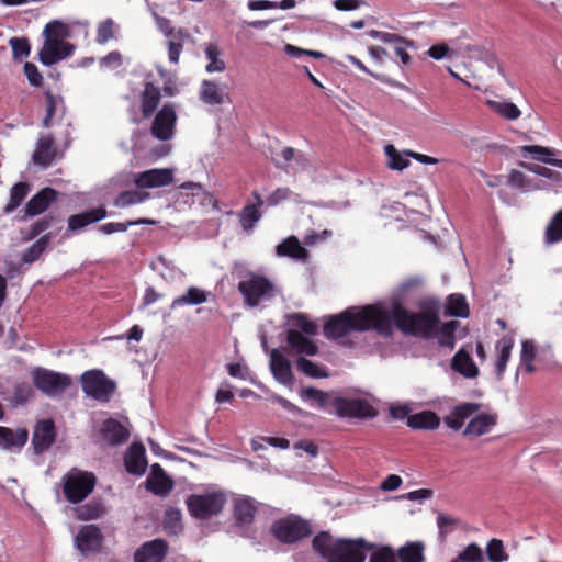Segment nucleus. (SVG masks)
Here are the masks:
<instances>
[{"label": "nucleus", "instance_id": "nucleus-56", "mask_svg": "<svg viewBox=\"0 0 562 562\" xmlns=\"http://www.w3.org/2000/svg\"><path fill=\"white\" fill-rule=\"evenodd\" d=\"M493 110L507 120H517L521 112L513 102H491Z\"/></svg>", "mask_w": 562, "mask_h": 562}, {"label": "nucleus", "instance_id": "nucleus-49", "mask_svg": "<svg viewBox=\"0 0 562 562\" xmlns=\"http://www.w3.org/2000/svg\"><path fill=\"white\" fill-rule=\"evenodd\" d=\"M148 196V193H144L137 190L123 191L115 199V205L119 207H126L133 204L142 203Z\"/></svg>", "mask_w": 562, "mask_h": 562}, {"label": "nucleus", "instance_id": "nucleus-63", "mask_svg": "<svg viewBox=\"0 0 562 562\" xmlns=\"http://www.w3.org/2000/svg\"><path fill=\"white\" fill-rule=\"evenodd\" d=\"M24 75L26 76L29 82L33 87H41L43 85V76L40 72L36 65L33 63L26 61L23 67Z\"/></svg>", "mask_w": 562, "mask_h": 562}, {"label": "nucleus", "instance_id": "nucleus-12", "mask_svg": "<svg viewBox=\"0 0 562 562\" xmlns=\"http://www.w3.org/2000/svg\"><path fill=\"white\" fill-rule=\"evenodd\" d=\"M176 124V109L172 103H166L156 113L150 126V134L159 140H169L175 135Z\"/></svg>", "mask_w": 562, "mask_h": 562}, {"label": "nucleus", "instance_id": "nucleus-3", "mask_svg": "<svg viewBox=\"0 0 562 562\" xmlns=\"http://www.w3.org/2000/svg\"><path fill=\"white\" fill-rule=\"evenodd\" d=\"M313 550L327 562H364L366 551L374 548L364 539L334 538L327 531L318 532L312 540Z\"/></svg>", "mask_w": 562, "mask_h": 562}, {"label": "nucleus", "instance_id": "nucleus-25", "mask_svg": "<svg viewBox=\"0 0 562 562\" xmlns=\"http://www.w3.org/2000/svg\"><path fill=\"white\" fill-rule=\"evenodd\" d=\"M161 100L160 89L153 82L147 81L140 93V112L144 119H149L157 110Z\"/></svg>", "mask_w": 562, "mask_h": 562}, {"label": "nucleus", "instance_id": "nucleus-7", "mask_svg": "<svg viewBox=\"0 0 562 562\" xmlns=\"http://www.w3.org/2000/svg\"><path fill=\"white\" fill-rule=\"evenodd\" d=\"M80 382L83 393L101 403L109 402L116 391V383L100 369L85 371Z\"/></svg>", "mask_w": 562, "mask_h": 562}, {"label": "nucleus", "instance_id": "nucleus-60", "mask_svg": "<svg viewBox=\"0 0 562 562\" xmlns=\"http://www.w3.org/2000/svg\"><path fill=\"white\" fill-rule=\"evenodd\" d=\"M114 23L111 19H106L98 24L95 41L103 45L114 37Z\"/></svg>", "mask_w": 562, "mask_h": 562}, {"label": "nucleus", "instance_id": "nucleus-40", "mask_svg": "<svg viewBox=\"0 0 562 562\" xmlns=\"http://www.w3.org/2000/svg\"><path fill=\"white\" fill-rule=\"evenodd\" d=\"M301 397L306 401H314L319 408L326 409L329 406L331 407V400L335 396L328 392L308 386L301 391Z\"/></svg>", "mask_w": 562, "mask_h": 562}, {"label": "nucleus", "instance_id": "nucleus-43", "mask_svg": "<svg viewBox=\"0 0 562 562\" xmlns=\"http://www.w3.org/2000/svg\"><path fill=\"white\" fill-rule=\"evenodd\" d=\"M154 223L155 222L153 220H148V218H138V220H135V221H127L125 223L110 222V223H105V224L100 225L98 227V229H99V232H101L103 234L110 235V234H113V233L125 232L131 226L143 225V224L151 225Z\"/></svg>", "mask_w": 562, "mask_h": 562}, {"label": "nucleus", "instance_id": "nucleus-47", "mask_svg": "<svg viewBox=\"0 0 562 562\" xmlns=\"http://www.w3.org/2000/svg\"><path fill=\"white\" fill-rule=\"evenodd\" d=\"M486 555L491 562H506L509 559L508 553L502 540L493 538L487 542Z\"/></svg>", "mask_w": 562, "mask_h": 562}, {"label": "nucleus", "instance_id": "nucleus-45", "mask_svg": "<svg viewBox=\"0 0 562 562\" xmlns=\"http://www.w3.org/2000/svg\"><path fill=\"white\" fill-rule=\"evenodd\" d=\"M43 33L45 40L53 38L56 41H65L70 35L69 26L58 20L47 23Z\"/></svg>", "mask_w": 562, "mask_h": 562}, {"label": "nucleus", "instance_id": "nucleus-16", "mask_svg": "<svg viewBox=\"0 0 562 562\" xmlns=\"http://www.w3.org/2000/svg\"><path fill=\"white\" fill-rule=\"evenodd\" d=\"M173 181L171 169H150L139 172L135 177V186L138 189L160 188L170 184Z\"/></svg>", "mask_w": 562, "mask_h": 562}, {"label": "nucleus", "instance_id": "nucleus-58", "mask_svg": "<svg viewBox=\"0 0 562 562\" xmlns=\"http://www.w3.org/2000/svg\"><path fill=\"white\" fill-rule=\"evenodd\" d=\"M369 35L372 38L382 41L383 43H391L394 45L405 44L406 46H414V43L412 41H408L407 38L398 35V34H395V33H387V32L371 30L369 32Z\"/></svg>", "mask_w": 562, "mask_h": 562}, {"label": "nucleus", "instance_id": "nucleus-55", "mask_svg": "<svg viewBox=\"0 0 562 562\" xmlns=\"http://www.w3.org/2000/svg\"><path fill=\"white\" fill-rule=\"evenodd\" d=\"M459 562H484V554L482 549L476 543L467 546L454 559Z\"/></svg>", "mask_w": 562, "mask_h": 562}, {"label": "nucleus", "instance_id": "nucleus-61", "mask_svg": "<svg viewBox=\"0 0 562 562\" xmlns=\"http://www.w3.org/2000/svg\"><path fill=\"white\" fill-rule=\"evenodd\" d=\"M458 519L451 517V516H448V515H445V514H439L438 517H437V525H438V529H439V536L445 539L446 536L448 533H450L453 528L458 525Z\"/></svg>", "mask_w": 562, "mask_h": 562}, {"label": "nucleus", "instance_id": "nucleus-52", "mask_svg": "<svg viewBox=\"0 0 562 562\" xmlns=\"http://www.w3.org/2000/svg\"><path fill=\"white\" fill-rule=\"evenodd\" d=\"M291 325L301 329L303 334L314 336L317 334V325L310 321L303 313H294L290 316Z\"/></svg>", "mask_w": 562, "mask_h": 562}, {"label": "nucleus", "instance_id": "nucleus-13", "mask_svg": "<svg viewBox=\"0 0 562 562\" xmlns=\"http://www.w3.org/2000/svg\"><path fill=\"white\" fill-rule=\"evenodd\" d=\"M74 49V45L69 42L48 38L44 41L38 53V59L43 65L52 66L69 57Z\"/></svg>", "mask_w": 562, "mask_h": 562}, {"label": "nucleus", "instance_id": "nucleus-15", "mask_svg": "<svg viewBox=\"0 0 562 562\" xmlns=\"http://www.w3.org/2000/svg\"><path fill=\"white\" fill-rule=\"evenodd\" d=\"M169 551L165 539L157 538L144 542L134 553V562H164Z\"/></svg>", "mask_w": 562, "mask_h": 562}, {"label": "nucleus", "instance_id": "nucleus-23", "mask_svg": "<svg viewBox=\"0 0 562 562\" xmlns=\"http://www.w3.org/2000/svg\"><path fill=\"white\" fill-rule=\"evenodd\" d=\"M270 369L280 383L290 384L293 381L291 363L278 349H272L270 353Z\"/></svg>", "mask_w": 562, "mask_h": 562}, {"label": "nucleus", "instance_id": "nucleus-10", "mask_svg": "<svg viewBox=\"0 0 562 562\" xmlns=\"http://www.w3.org/2000/svg\"><path fill=\"white\" fill-rule=\"evenodd\" d=\"M34 386L47 396H55L65 392L72 383L69 375L42 367L32 371Z\"/></svg>", "mask_w": 562, "mask_h": 562}, {"label": "nucleus", "instance_id": "nucleus-20", "mask_svg": "<svg viewBox=\"0 0 562 562\" xmlns=\"http://www.w3.org/2000/svg\"><path fill=\"white\" fill-rule=\"evenodd\" d=\"M102 535L98 527L90 525L81 528L76 536L77 548L82 553L95 552L101 547Z\"/></svg>", "mask_w": 562, "mask_h": 562}, {"label": "nucleus", "instance_id": "nucleus-8", "mask_svg": "<svg viewBox=\"0 0 562 562\" xmlns=\"http://www.w3.org/2000/svg\"><path fill=\"white\" fill-rule=\"evenodd\" d=\"M186 504L192 517L207 519L223 510L226 504V496L222 492L192 494L188 496Z\"/></svg>", "mask_w": 562, "mask_h": 562}, {"label": "nucleus", "instance_id": "nucleus-18", "mask_svg": "<svg viewBox=\"0 0 562 562\" xmlns=\"http://www.w3.org/2000/svg\"><path fill=\"white\" fill-rule=\"evenodd\" d=\"M57 199V191L53 188H44L33 195L25 204L24 211L27 216L40 215L45 212Z\"/></svg>", "mask_w": 562, "mask_h": 562}, {"label": "nucleus", "instance_id": "nucleus-54", "mask_svg": "<svg viewBox=\"0 0 562 562\" xmlns=\"http://www.w3.org/2000/svg\"><path fill=\"white\" fill-rule=\"evenodd\" d=\"M296 367L301 372H303L305 375L310 378L317 379L328 376V374L324 370H322L315 362L304 357H300L296 360Z\"/></svg>", "mask_w": 562, "mask_h": 562}, {"label": "nucleus", "instance_id": "nucleus-36", "mask_svg": "<svg viewBox=\"0 0 562 562\" xmlns=\"http://www.w3.org/2000/svg\"><path fill=\"white\" fill-rule=\"evenodd\" d=\"M207 301V293L196 286H190L187 292L171 302L170 308L175 310L184 305H199Z\"/></svg>", "mask_w": 562, "mask_h": 562}, {"label": "nucleus", "instance_id": "nucleus-42", "mask_svg": "<svg viewBox=\"0 0 562 562\" xmlns=\"http://www.w3.org/2000/svg\"><path fill=\"white\" fill-rule=\"evenodd\" d=\"M50 238V234H45L42 237H40L31 247H29L24 251L22 257L23 262L33 263L34 261H36L47 248Z\"/></svg>", "mask_w": 562, "mask_h": 562}, {"label": "nucleus", "instance_id": "nucleus-19", "mask_svg": "<svg viewBox=\"0 0 562 562\" xmlns=\"http://www.w3.org/2000/svg\"><path fill=\"white\" fill-rule=\"evenodd\" d=\"M101 436L104 441L111 446L125 443L130 438L128 429L115 418H108L101 427Z\"/></svg>", "mask_w": 562, "mask_h": 562}, {"label": "nucleus", "instance_id": "nucleus-30", "mask_svg": "<svg viewBox=\"0 0 562 562\" xmlns=\"http://www.w3.org/2000/svg\"><path fill=\"white\" fill-rule=\"evenodd\" d=\"M286 342L300 355L315 356L318 353L317 345L296 329L288 330Z\"/></svg>", "mask_w": 562, "mask_h": 562}, {"label": "nucleus", "instance_id": "nucleus-46", "mask_svg": "<svg viewBox=\"0 0 562 562\" xmlns=\"http://www.w3.org/2000/svg\"><path fill=\"white\" fill-rule=\"evenodd\" d=\"M258 205L246 204L239 213V222L245 231L251 229L261 218V212Z\"/></svg>", "mask_w": 562, "mask_h": 562}, {"label": "nucleus", "instance_id": "nucleus-4", "mask_svg": "<svg viewBox=\"0 0 562 562\" xmlns=\"http://www.w3.org/2000/svg\"><path fill=\"white\" fill-rule=\"evenodd\" d=\"M63 493L71 504L85 501L94 490L97 477L92 472L72 468L61 477Z\"/></svg>", "mask_w": 562, "mask_h": 562}, {"label": "nucleus", "instance_id": "nucleus-32", "mask_svg": "<svg viewBox=\"0 0 562 562\" xmlns=\"http://www.w3.org/2000/svg\"><path fill=\"white\" fill-rule=\"evenodd\" d=\"M406 424L414 430H435L440 426V417L432 411H423L408 416Z\"/></svg>", "mask_w": 562, "mask_h": 562}, {"label": "nucleus", "instance_id": "nucleus-28", "mask_svg": "<svg viewBox=\"0 0 562 562\" xmlns=\"http://www.w3.org/2000/svg\"><path fill=\"white\" fill-rule=\"evenodd\" d=\"M29 431L25 428L15 430L0 426V448L5 450L21 449L27 442Z\"/></svg>", "mask_w": 562, "mask_h": 562}, {"label": "nucleus", "instance_id": "nucleus-51", "mask_svg": "<svg viewBox=\"0 0 562 562\" xmlns=\"http://www.w3.org/2000/svg\"><path fill=\"white\" fill-rule=\"evenodd\" d=\"M77 517L81 520H93L100 518L104 514V507L101 503L92 502L76 509Z\"/></svg>", "mask_w": 562, "mask_h": 562}, {"label": "nucleus", "instance_id": "nucleus-17", "mask_svg": "<svg viewBox=\"0 0 562 562\" xmlns=\"http://www.w3.org/2000/svg\"><path fill=\"white\" fill-rule=\"evenodd\" d=\"M145 447L140 442H133L125 457L124 464L128 473L134 475H142L146 471L147 460L145 457Z\"/></svg>", "mask_w": 562, "mask_h": 562}, {"label": "nucleus", "instance_id": "nucleus-41", "mask_svg": "<svg viewBox=\"0 0 562 562\" xmlns=\"http://www.w3.org/2000/svg\"><path fill=\"white\" fill-rule=\"evenodd\" d=\"M544 240L547 244H557L562 241V209L559 210L550 220L544 231Z\"/></svg>", "mask_w": 562, "mask_h": 562}, {"label": "nucleus", "instance_id": "nucleus-9", "mask_svg": "<svg viewBox=\"0 0 562 562\" xmlns=\"http://www.w3.org/2000/svg\"><path fill=\"white\" fill-rule=\"evenodd\" d=\"M272 162L277 169L282 170L290 176L307 172L313 168V162L310 156L291 146L282 147L280 151L272 157Z\"/></svg>", "mask_w": 562, "mask_h": 562}, {"label": "nucleus", "instance_id": "nucleus-50", "mask_svg": "<svg viewBox=\"0 0 562 562\" xmlns=\"http://www.w3.org/2000/svg\"><path fill=\"white\" fill-rule=\"evenodd\" d=\"M206 58L209 59V64L205 69L207 72H221L225 70L224 60L220 59V49L217 45L210 44L205 49Z\"/></svg>", "mask_w": 562, "mask_h": 562}, {"label": "nucleus", "instance_id": "nucleus-22", "mask_svg": "<svg viewBox=\"0 0 562 562\" xmlns=\"http://www.w3.org/2000/svg\"><path fill=\"white\" fill-rule=\"evenodd\" d=\"M480 408L481 404L479 403H462L454 406L443 422L449 428L457 431L462 428L464 420L477 413Z\"/></svg>", "mask_w": 562, "mask_h": 562}, {"label": "nucleus", "instance_id": "nucleus-57", "mask_svg": "<svg viewBox=\"0 0 562 562\" xmlns=\"http://www.w3.org/2000/svg\"><path fill=\"white\" fill-rule=\"evenodd\" d=\"M520 166L530 172L550 179L554 182H559L562 180V175L559 171L552 170L544 166L527 162H521Z\"/></svg>", "mask_w": 562, "mask_h": 562}, {"label": "nucleus", "instance_id": "nucleus-33", "mask_svg": "<svg viewBox=\"0 0 562 562\" xmlns=\"http://www.w3.org/2000/svg\"><path fill=\"white\" fill-rule=\"evenodd\" d=\"M451 368L465 378L472 379L479 375L477 367L473 362L471 356L463 349H460L453 356L451 360Z\"/></svg>", "mask_w": 562, "mask_h": 562}, {"label": "nucleus", "instance_id": "nucleus-48", "mask_svg": "<svg viewBox=\"0 0 562 562\" xmlns=\"http://www.w3.org/2000/svg\"><path fill=\"white\" fill-rule=\"evenodd\" d=\"M44 97H45L46 114L43 119V126L49 127L58 106L63 104V98L59 95H55L50 91H46Z\"/></svg>", "mask_w": 562, "mask_h": 562}, {"label": "nucleus", "instance_id": "nucleus-62", "mask_svg": "<svg viewBox=\"0 0 562 562\" xmlns=\"http://www.w3.org/2000/svg\"><path fill=\"white\" fill-rule=\"evenodd\" d=\"M56 221L54 215H46L31 225L30 238H34L50 228Z\"/></svg>", "mask_w": 562, "mask_h": 562}, {"label": "nucleus", "instance_id": "nucleus-14", "mask_svg": "<svg viewBox=\"0 0 562 562\" xmlns=\"http://www.w3.org/2000/svg\"><path fill=\"white\" fill-rule=\"evenodd\" d=\"M56 440V427L52 419H41L35 424L32 447L35 454L46 452Z\"/></svg>", "mask_w": 562, "mask_h": 562}, {"label": "nucleus", "instance_id": "nucleus-39", "mask_svg": "<svg viewBox=\"0 0 562 562\" xmlns=\"http://www.w3.org/2000/svg\"><path fill=\"white\" fill-rule=\"evenodd\" d=\"M30 191V186L26 182H18L15 183L10 191V201L4 206L3 212L5 214L12 213L14 210H16L22 201L27 196Z\"/></svg>", "mask_w": 562, "mask_h": 562}, {"label": "nucleus", "instance_id": "nucleus-29", "mask_svg": "<svg viewBox=\"0 0 562 562\" xmlns=\"http://www.w3.org/2000/svg\"><path fill=\"white\" fill-rule=\"evenodd\" d=\"M496 423L497 416L495 414H480L469 422L463 430V436H483L490 432Z\"/></svg>", "mask_w": 562, "mask_h": 562}, {"label": "nucleus", "instance_id": "nucleus-64", "mask_svg": "<svg viewBox=\"0 0 562 562\" xmlns=\"http://www.w3.org/2000/svg\"><path fill=\"white\" fill-rule=\"evenodd\" d=\"M369 562H397V559L390 547H382L371 554Z\"/></svg>", "mask_w": 562, "mask_h": 562}, {"label": "nucleus", "instance_id": "nucleus-5", "mask_svg": "<svg viewBox=\"0 0 562 562\" xmlns=\"http://www.w3.org/2000/svg\"><path fill=\"white\" fill-rule=\"evenodd\" d=\"M237 289L244 299V304L257 307L261 301L270 300L276 295V285L267 277L249 272L238 282Z\"/></svg>", "mask_w": 562, "mask_h": 562}, {"label": "nucleus", "instance_id": "nucleus-6", "mask_svg": "<svg viewBox=\"0 0 562 562\" xmlns=\"http://www.w3.org/2000/svg\"><path fill=\"white\" fill-rule=\"evenodd\" d=\"M270 532L279 542L292 544L310 537L312 526L299 515L290 514L276 520L270 527Z\"/></svg>", "mask_w": 562, "mask_h": 562}, {"label": "nucleus", "instance_id": "nucleus-1", "mask_svg": "<svg viewBox=\"0 0 562 562\" xmlns=\"http://www.w3.org/2000/svg\"><path fill=\"white\" fill-rule=\"evenodd\" d=\"M375 330L378 334L390 330L386 314L382 304H368L362 307H350L340 314L333 315L325 323L323 333L326 338L338 339L351 331Z\"/></svg>", "mask_w": 562, "mask_h": 562}, {"label": "nucleus", "instance_id": "nucleus-35", "mask_svg": "<svg viewBox=\"0 0 562 562\" xmlns=\"http://www.w3.org/2000/svg\"><path fill=\"white\" fill-rule=\"evenodd\" d=\"M276 252L280 257H291L294 259H305L307 257L306 249L302 247L295 236H290L280 243L276 248Z\"/></svg>", "mask_w": 562, "mask_h": 562}, {"label": "nucleus", "instance_id": "nucleus-31", "mask_svg": "<svg viewBox=\"0 0 562 562\" xmlns=\"http://www.w3.org/2000/svg\"><path fill=\"white\" fill-rule=\"evenodd\" d=\"M257 513L255 501L251 497H240L234 503V518L239 526H248L254 521Z\"/></svg>", "mask_w": 562, "mask_h": 562}, {"label": "nucleus", "instance_id": "nucleus-44", "mask_svg": "<svg viewBox=\"0 0 562 562\" xmlns=\"http://www.w3.org/2000/svg\"><path fill=\"white\" fill-rule=\"evenodd\" d=\"M424 547L422 543L413 542L400 548L397 557L401 562H423Z\"/></svg>", "mask_w": 562, "mask_h": 562}, {"label": "nucleus", "instance_id": "nucleus-2", "mask_svg": "<svg viewBox=\"0 0 562 562\" xmlns=\"http://www.w3.org/2000/svg\"><path fill=\"white\" fill-rule=\"evenodd\" d=\"M440 302L429 300L422 304V310L418 313L407 311L400 301H394L391 311L383 307V313L386 314L390 330L381 333L383 336H390L393 333V324L404 334L430 337L437 329L440 323Z\"/></svg>", "mask_w": 562, "mask_h": 562}, {"label": "nucleus", "instance_id": "nucleus-26", "mask_svg": "<svg viewBox=\"0 0 562 562\" xmlns=\"http://www.w3.org/2000/svg\"><path fill=\"white\" fill-rule=\"evenodd\" d=\"M514 345V337L509 335L503 336L496 341L495 349L497 350L498 355L495 359V375L498 381H501L504 376Z\"/></svg>", "mask_w": 562, "mask_h": 562}, {"label": "nucleus", "instance_id": "nucleus-53", "mask_svg": "<svg viewBox=\"0 0 562 562\" xmlns=\"http://www.w3.org/2000/svg\"><path fill=\"white\" fill-rule=\"evenodd\" d=\"M9 45L12 48V56L14 60H22L31 53V45L26 37H11Z\"/></svg>", "mask_w": 562, "mask_h": 562}, {"label": "nucleus", "instance_id": "nucleus-24", "mask_svg": "<svg viewBox=\"0 0 562 562\" xmlns=\"http://www.w3.org/2000/svg\"><path fill=\"white\" fill-rule=\"evenodd\" d=\"M56 157L55 139L46 135L37 140L36 149L33 153V161L44 168L49 167Z\"/></svg>", "mask_w": 562, "mask_h": 562}, {"label": "nucleus", "instance_id": "nucleus-34", "mask_svg": "<svg viewBox=\"0 0 562 562\" xmlns=\"http://www.w3.org/2000/svg\"><path fill=\"white\" fill-rule=\"evenodd\" d=\"M200 100L205 104L218 105L224 102L225 93L220 86L212 80H203L200 89Z\"/></svg>", "mask_w": 562, "mask_h": 562}, {"label": "nucleus", "instance_id": "nucleus-59", "mask_svg": "<svg viewBox=\"0 0 562 562\" xmlns=\"http://www.w3.org/2000/svg\"><path fill=\"white\" fill-rule=\"evenodd\" d=\"M385 153L389 157V167L391 169L403 170L408 167L409 160L403 158L393 145H386Z\"/></svg>", "mask_w": 562, "mask_h": 562}, {"label": "nucleus", "instance_id": "nucleus-38", "mask_svg": "<svg viewBox=\"0 0 562 562\" xmlns=\"http://www.w3.org/2000/svg\"><path fill=\"white\" fill-rule=\"evenodd\" d=\"M445 314L457 317H468L470 314L469 305L464 295L454 293L447 297Z\"/></svg>", "mask_w": 562, "mask_h": 562}, {"label": "nucleus", "instance_id": "nucleus-11", "mask_svg": "<svg viewBox=\"0 0 562 562\" xmlns=\"http://www.w3.org/2000/svg\"><path fill=\"white\" fill-rule=\"evenodd\" d=\"M331 407L340 418H373L376 416L375 408L364 398H349L335 396L331 400Z\"/></svg>", "mask_w": 562, "mask_h": 562}, {"label": "nucleus", "instance_id": "nucleus-37", "mask_svg": "<svg viewBox=\"0 0 562 562\" xmlns=\"http://www.w3.org/2000/svg\"><path fill=\"white\" fill-rule=\"evenodd\" d=\"M145 487L154 495L165 497L173 488V481L167 475L148 476L145 482Z\"/></svg>", "mask_w": 562, "mask_h": 562}, {"label": "nucleus", "instance_id": "nucleus-21", "mask_svg": "<svg viewBox=\"0 0 562 562\" xmlns=\"http://www.w3.org/2000/svg\"><path fill=\"white\" fill-rule=\"evenodd\" d=\"M108 212L104 206L94 207L78 214L70 215L68 218V231L78 232L86 226L105 218Z\"/></svg>", "mask_w": 562, "mask_h": 562}, {"label": "nucleus", "instance_id": "nucleus-27", "mask_svg": "<svg viewBox=\"0 0 562 562\" xmlns=\"http://www.w3.org/2000/svg\"><path fill=\"white\" fill-rule=\"evenodd\" d=\"M521 154L525 158H531L562 169V159L554 158L557 155L554 148L540 145H525L521 147Z\"/></svg>", "mask_w": 562, "mask_h": 562}]
</instances>
